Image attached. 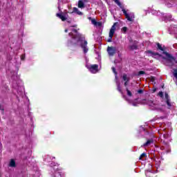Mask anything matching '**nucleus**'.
Segmentation results:
<instances>
[{
    "label": "nucleus",
    "mask_w": 177,
    "mask_h": 177,
    "mask_svg": "<svg viewBox=\"0 0 177 177\" xmlns=\"http://www.w3.org/2000/svg\"><path fill=\"white\" fill-rule=\"evenodd\" d=\"M69 37H71L72 39H77V41H74L73 40L69 41V46L71 48H75L78 46V42H80V39H81L82 35L81 34H77L74 35L73 32L68 33Z\"/></svg>",
    "instance_id": "obj_1"
},
{
    "label": "nucleus",
    "mask_w": 177,
    "mask_h": 177,
    "mask_svg": "<svg viewBox=\"0 0 177 177\" xmlns=\"http://www.w3.org/2000/svg\"><path fill=\"white\" fill-rule=\"evenodd\" d=\"M115 3L122 9V12H123L126 19L128 20V21H133V19H132L128 12H127V10H125L124 7V4L121 3L120 1H115Z\"/></svg>",
    "instance_id": "obj_2"
},
{
    "label": "nucleus",
    "mask_w": 177,
    "mask_h": 177,
    "mask_svg": "<svg viewBox=\"0 0 177 177\" xmlns=\"http://www.w3.org/2000/svg\"><path fill=\"white\" fill-rule=\"evenodd\" d=\"M118 26V22H115L111 26L109 30V39L107 40L108 42H111L113 41V37H114V33L115 32V27Z\"/></svg>",
    "instance_id": "obj_3"
},
{
    "label": "nucleus",
    "mask_w": 177,
    "mask_h": 177,
    "mask_svg": "<svg viewBox=\"0 0 177 177\" xmlns=\"http://www.w3.org/2000/svg\"><path fill=\"white\" fill-rule=\"evenodd\" d=\"M129 42H130V44H133L132 45L130 44L129 46V49L130 50H136L138 49V41H133V40H132V39H131L129 40Z\"/></svg>",
    "instance_id": "obj_4"
},
{
    "label": "nucleus",
    "mask_w": 177,
    "mask_h": 177,
    "mask_svg": "<svg viewBox=\"0 0 177 177\" xmlns=\"http://www.w3.org/2000/svg\"><path fill=\"white\" fill-rule=\"evenodd\" d=\"M89 71L92 73V74H96L97 71H99V65L97 64H93L88 67Z\"/></svg>",
    "instance_id": "obj_5"
},
{
    "label": "nucleus",
    "mask_w": 177,
    "mask_h": 177,
    "mask_svg": "<svg viewBox=\"0 0 177 177\" xmlns=\"http://www.w3.org/2000/svg\"><path fill=\"white\" fill-rule=\"evenodd\" d=\"M107 52L110 56H114V55H115V52H117V48L113 46H108Z\"/></svg>",
    "instance_id": "obj_6"
},
{
    "label": "nucleus",
    "mask_w": 177,
    "mask_h": 177,
    "mask_svg": "<svg viewBox=\"0 0 177 177\" xmlns=\"http://www.w3.org/2000/svg\"><path fill=\"white\" fill-rule=\"evenodd\" d=\"M165 98L166 100V104L168 106V109L170 110L171 107H172V104H171V98L169 97V95L167 93H165Z\"/></svg>",
    "instance_id": "obj_7"
},
{
    "label": "nucleus",
    "mask_w": 177,
    "mask_h": 177,
    "mask_svg": "<svg viewBox=\"0 0 177 177\" xmlns=\"http://www.w3.org/2000/svg\"><path fill=\"white\" fill-rule=\"evenodd\" d=\"M80 46L83 49L84 53H88V41L86 40H84V43L80 44Z\"/></svg>",
    "instance_id": "obj_8"
},
{
    "label": "nucleus",
    "mask_w": 177,
    "mask_h": 177,
    "mask_svg": "<svg viewBox=\"0 0 177 177\" xmlns=\"http://www.w3.org/2000/svg\"><path fill=\"white\" fill-rule=\"evenodd\" d=\"M56 16L59 17V19H61L62 21H66V20H67V17H66V15H63V13H57Z\"/></svg>",
    "instance_id": "obj_9"
},
{
    "label": "nucleus",
    "mask_w": 177,
    "mask_h": 177,
    "mask_svg": "<svg viewBox=\"0 0 177 177\" xmlns=\"http://www.w3.org/2000/svg\"><path fill=\"white\" fill-rule=\"evenodd\" d=\"M147 53H149V55H152V57H154V56H158L159 57H162V55L158 53H154L152 50H147Z\"/></svg>",
    "instance_id": "obj_10"
},
{
    "label": "nucleus",
    "mask_w": 177,
    "mask_h": 177,
    "mask_svg": "<svg viewBox=\"0 0 177 177\" xmlns=\"http://www.w3.org/2000/svg\"><path fill=\"white\" fill-rule=\"evenodd\" d=\"M154 140L153 139L148 140L145 143L143 144L144 147H147V146H150L151 143H153Z\"/></svg>",
    "instance_id": "obj_11"
},
{
    "label": "nucleus",
    "mask_w": 177,
    "mask_h": 177,
    "mask_svg": "<svg viewBox=\"0 0 177 177\" xmlns=\"http://www.w3.org/2000/svg\"><path fill=\"white\" fill-rule=\"evenodd\" d=\"M77 6L80 8V9H84V8H85V3L83 1H79Z\"/></svg>",
    "instance_id": "obj_12"
},
{
    "label": "nucleus",
    "mask_w": 177,
    "mask_h": 177,
    "mask_svg": "<svg viewBox=\"0 0 177 177\" xmlns=\"http://www.w3.org/2000/svg\"><path fill=\"white\" fill-rule=\"evenodd\" d=\"M73 13H77L79 16H82V15H84V13H82V12L78 10V8H73Z\"/></svg>",
    "instance_id": "obj_13"
},
{
    "label": "nucleus",
    "mask_w": 177,
    "mask_h": 177,
    "mask_svg": "<svg viewBox=\"0 0 177 177\" xmlns=\"http://www.w3.org/2000/svg\"><path fill=\"white\" fill-rule=\"evenodd\" d=\"M9 167L15 168L16 167V161L14 159H11L9 163Z\"/></svg>",
    "instance_id": "obj_14"
},
{
    "label": "nucleus",
    "mask_w": 177,
    "mask_h": 177,
    "mask_svg": "<svg viewBox=\"0 0 177 177\" xmlns=\"http://www.w3.org/2000/svg\"><path fill=\"white\" fill-rule=\"evenodd\" d=\"M117 90H118V92H120V93H122V90L121 89V85L120 84V83H118V85H117Z\"/></svg>",
    "instance_id": "obj_15"
},
{
    "label": "nucleus",
    "mask_w": 177,
    "mask_h": 177,
    "mask_svg": "<svg viewBox=\"0 0 177 177\" xmlns=\"http://www.w3.org/2000/svg\"><path fill=\"white\" fill-rule=\"evenodd\" d=\"M147 156V154L145 152L142 153L140 156L139 160H143V158H145V157H146Z\"/></svg>",
    "instance_id": "obj_16"
},
{
    "label": "nucleus",
    "mask_w": 177,
    "mask_h": 177,
    "mask_svg": "<svg viewBox=\"0 0 177 177\" xmlns=\"http://www.w3.org/2000/svg\"><path fill=\"white\" fill-rule=\"evenodd\" d=\"M122 80L123 81H127V80H129V77H127V74H124L122 75Z\"/></svg>",
    "instance_id": "obj_17"
},
{
    "label": "nucleus",
    "mask_w": 177,
    "mask_h": 177,
    "mask_svg": "<svg viewBox=\"0 0 177 177\" xmlns=\"http://www.w3.org/2000/svg\"><path fill=\"white\" fill-rule=\"evenodd\" d=\"M91 23H92V24H93L94 26H97V21L96 19H91Z\"/></svg>",
    "instance_id": "obj_18"
},
{
    "label": "nucleus",
    "mask_w": 177,
    "mask_h": 177,
    "mask_svg": "<svg viewBox=\"0 0 177 177\" xmlns=\"http://www.w3.org/2000/svg\"><path fill=\"white\" fill-rule=\"evenodd\" d=\"M127 93L128 96L131 97L132 96V92H131V91H129V89H128V88H126Z\"/></svg>",
    "instance_id": "obj_19"
},
{
    "label": "nucleus",
    "mask_w": 177,
    "mask_h": 177,
    "mask_svg": "<svg viewBox=\"0 0 177 177\" xmlns=\"http://www.w3.org/2000/svg\"><path fill=\"white\" fill-rule=\"evenodd\" d=\"M122 31L125 34V32H127V31H128V28L127 26H124L122 28Z\"/></svg>",
    "instance_id": "obj_20"
},
{
    "label": "nucleus",
    "mask_w": 177,
    "mask_h": 177,
    "mask_svg": "<svg viewBox=\"0 0 177 177\" xmlns=\"http://www.w3.org/2000/svg\"><path fill=\"white\" fill-rule=\"evenodd\" d=\"M158 96H160V97H161L162 99L164 97V93L162 91H160L158 93Z\"/></svg>",
    "instance_id": "obj_21"
},
{
    "label": "nucleus",
    "mask_w": 177,
    "mask_h": 177,
    "mask_svg": "<svg viewBox=\"0 0 177 177\" xmlns=\"http://www.w3.org/2000/svg\"><path fill=\"white\" fill-rule=\"evenodd\" d=\"M111 70H112V71H113V73H114V74L115 75H117L118 73H117V71H115V67H112L111 68Z\"/></svg>",
    "instance_id": "obj_22"
},
{
    "label": "nucleus",
    "mask_w": 177,
    "mask_h": 177,
    "mask_svg": "<svg viewBox=\"0 0 177 177\" xmlns=\"http://www.w3.org/2000/svg\"><path fill=\"white\" fill-rule=\"evenodd\" d=\"M144 74H146V72L143 71H140L138 72V75H143Z\"/></svg>",
    "instance_id": "obj_23"
},
{
    "label": "nucleus",
    "mask_w": 177,
    "mask_h": 177,
    "mask_svg": "<svg viewBox=\"0 0 177 177\" xmlns=\"http://www.w3.org/2000/svg\"><path fill=\"white\" fill-rule=\"evenodd\" d=\"M72 31H73V32H75V34H76V35H77V34H80V33H78V30L77 29H73Z\"/></svg>",
    "instance_id": "obj_24"
},
{
    "label": "nucleus",
    "mask_w": 177,
    "mask_h": 177,
    "mask_svg": "<svg viewBox=\"0 0 177 177\" xmlns=\"http://www.w3.org/2000/svg\"><path fill=\"white\" fill-rule=\"evenodd\" d=\"M128 84H129V80H126L124 82V86H128Z\"/></svg>",
    "instance_id": "obj_25"
},
{
    "label": "nucleus",
    "mask_w": 177,
    "mask_h": 177,
    "mask_svg": "<svg viewBox=\"0 0 177 177\" xmlns=\"http://www.w3.org/2000/svg\"><path fill=\"white\" fill-rule=\"evenodd\" d=\"M26 59V55H21V59L24 60Z\"/></svg>",
    "instance_id": "obj_26"
},
{
    "label": "nucleus",
    "mask_w": 177,
    "mask_h": 177,
    "mask_svg": "<svg viewBox=\"0 0 177 177\" xmlns=\"http://www.w3.org/2000/svg\"><path fill=\"white\" fill-rule=\"evenodd\" d=\"M151 82H154V81H156V77H151Z\"/></svg>",
    "instance_id": "obj_27"
},
{
    "label": "nucleus",
    "mask_w": 177,
    "mask_h": 177,
    "mask_svg": "<svg viewBox=\"0 0 177 177\" xmlns=\"http://www.w3.org/2000/svg\"><path fill=\"white\" fill-rule=\"evenodd\" d=\"M167 8H171L172 4L171 3H167Z\"/></svg>",
    "instance_id": "obj_28"
},
{
    "label": "nucleus",
    "mask_w": 177,
    "mask_h": 177,
    "mask_svg": "<svg viewBox=\"0 0 177 177\" xmlns=\"http://www.w3.org/2000/svg\"><path fill=\"white\" fill-rule=\"evenodd\" d=\"M96 26H98V27L102 26V22H97V25Z\"/></svg>",
    "instance_id": "obj_29"
},
{
    "label": "nucleus",
    "mask_w": 177,
    "mask_h": 177,
    "mask_svg": "<svg viewBox=\"0 0 177 177\" xmlns=\"http://www.w3.org/2000/svg\"><path fill=\"white\" fill-rule=\"evenodd\" d=\"M138 93H140V94L143 93V90L139 89V90L138 91Z\"/></svg>",
    "instance_id": "obj_30"
},
{
    "label": "nucleus",
    "mask_w": 177,
    "mask_h": 177,
    "mask_svg": "<svg viewBox=\"0 0 177 177\" xmlns=\"http://www.w3.org/2000/svg\"><path fill=\"white\" fill-rule=\"evenodd\" d=\"M0 110H1V111H4L5 109H3V107H2V105L0 104Z\"/></svg>",
    "instance_id": "obj_31"
},
{
    "label": "nucleus",
    "mask_w": 177,
    "mask_h": 177,
    "mask_svg": "<svg viewBox=\"0 0 177 177\" xmlns=\"http://www.w3.org/2000/svg\"><path fill=\"white\" fill-rule=\"evenodd\" d=\"M148 102H149V103H151L150 106H153V101L150 100V101H148Z\"/></svg>",
    "instance_id": "obj_32"
},
{
    "label": "nucleus",
    "mask_w": 177,
    "mask_h": 177,
    "mask_svg": "<svg viewBox=\"0 0 177 177\" xmlns=\"http://www.w3.org/2000/svg\"><path fill=\"white\" fill-rule=\"evenodd\" d=\"M65 32H68V29H65Z\"/></svg>",
    "instance_id": "obj_33"
},
{
    "label": "nucleus",
    "mask_w": 177,
    "mask_h": 177,
    "mask_svg": "<svg viewBox=\"0 0 177 177\" xmlns=\"http://www.w3.org/2000/svg\"><path fill=\"white\" fill-rule=\"evenodd\" d=\"M157 91V88L153 89V92H156Z\"/></svg>",
    "instance_id": "obj_34"
},
{
    "label": "nucleus",
    "mask_w": 177,
    "mask_h": 177,
    "mask_svg": "<svg viewBox=\"0 0 177 177\" xmlns=\"http://www.w3.org/2000/svg\"><path fill=\"white\" fill-rule=\"evenodd\" d=\"M72 27H77V25L72 26Z\"/></svg>",
    "instance_id": "obj_35"
},
{
    "label": "nucleus",
    "mask_w": 177,
    "mask_h": 177,
    "mask_svg": "<svg viewBox=\"0 0 177 177\" xmlns=\"http://www.w3.org/2000/svg\"><path fill=\"white\" fill-rule=\"evenodd\" d=\"M89 19H92V18L89 17Z\"/></svg>",
    "instance_id": "obj_36"
},
{
    "label": "nucleus",
    "mask_w": 177,
    "mask_h": 177,
    "mask_svg": "<svg viewBox=\"0 0 177 177\" xmlns=\"http://www.w3.org/2000/svg\"><path fill=\"white\" fill-rule=\"evenodd\" d=\"M84 1H86V0H84Z\"/></svg>",
    "instance_id": "obj_37"
}]
</instances>
